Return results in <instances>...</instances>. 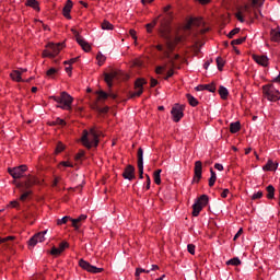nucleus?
<instances>
[{"mask_svg":"<svg viewBox=\"0 0 280 280\" xmlns=\"http://www.w3.org/2000/svg\"><path fill=\"white\" fill-rule=\"evenodd\" d=\"M209 205V196L201 195L196 202L192 205V215L194 218H198L200 215V212L202 211L203 207H207Z\"/></svg>","mask_w":280,"mask_h":280,"instance_id":"nucleus-5","label":"nucleus"},{"mask_svg":"<svg viewBox=\"0 0 280 280\" xmlns=\"http://www.w3.org/2000/svg\"><path fill=\"white\" fill-rule=\"evenodd\" d=\"M262 197H264V192L262 191H258V192H255L252 196V200H259V198H262Z\"/></svg>","mask_w":280,"mask_h":280,"instance_id":"nucleus-48","label":"nucleus"},{"mask_svg":"<svg viewBox=\"0 0 280 280\" xmlns=\"http://www.w3.org/2000/svg\"><path fill=\"white\" fill-rule=\"evenodd\" d=\"M187 249H188V253H190V255H196V245L188 244Z\"/></svg>","mask_w":280,"mask_h":280,"instance_id":"nucleus-46","label":"nucleus"},{"mask_svg":"<svg viewBox=\"0 0 280 280\" xmlns=\"http://www.w3.org/2000/svg\"><path fill=\"white\" fill-rule=\"evenodd\" d=\"M138 166L143 165V149L139 148L137 153Z\"/></svg>","mask_w":280,"mask_h":280,"instance_id":"nucleus-32","label":"nucleus"},{"mask_svg":"<svg viewBox=\"0 0 280 280\" xmlns=\"http://www.w3.org/2000/svg\"><path fill=\"white\" fill-rule=\"evenodd\" d=\"M25 172H27V165H20L13 168H9V174L12 176V178H22Z\"/></svg>","mask_w":280,"mask_h":280,"instance_id":"nucleus-11","label":"nucleus"},{"mask_svg":"<svg viewBox=\"0 0 280 280\" xmlns=\"http://www.w3.org/2000/svg\"><path fill=\"white\" fill-rule=\"evenodd\" d=\"M62 49V44H48L47 49L43 51L44 58H56Z\"/></svg>","mask_w":280,"mask_h":280,"instance_id":"nucleus-6","label":"nucleus"},{"mask_svg":"<svg viewBox=\"0 0 280 280\" xmlns=\"http://www.w3.org/2000/svg\"><path fill=\"white\" fill-rule=\"evenodd\" d=\"M219 95L221 96L222 100H226L229 97V90L223 85H220Z\"/></svg>","mask_w":280,"mask_h":280,"instance_id":"nucleus-29","label":"nucleus"},{"mask_svg":"<svg viewBox=\"0 0 280 280\" xmlns=\"http://www.w3.org/2000/svg\"><path fill=\"white\" fill-rule=\"evenodd\" d=\"M229 189H224L222 192H221V198H226L229 196Z\"/></svg>","mask_w":280,"mask_h":280,"instance_id":"nucleus-63","label":"nucleus"},{"mask_svg":"<svg viewBox=\"0 0 280 280\" xmlns=\"http://www.w3.org/2000/svg\"><path fill=\"white\" fill-rule=\"evenodd\" d=\"M244 40H246V37H241V38H237V39L232 40V42H231V45H232V46L242 45V43H244Z\"/></svg>","mask_w":280,"mask_h":280,"instance_id":"nucleus-44","label":"nucleus"},{"mask_svg":"<svg viewBox=\"0 0 280 280\" xmlns=\"http://www.w3.org/2000/svg\"><path fill=\"white\" fill-rule=\"evenodd\" d=\"M201 178H202V162L196 161L195 168H194L192 183H200Z\"/></svg>","mask_w":280,"mask_h":280,"instance_id":"nucleus-13","label":"nucleus"},{"mask_svg":"<svg viewBox=\"0 0 280 280\" xmlns=\"http://www.w3.org/2000/svg\"><path fill=\"white\" fill-rule=\"evenodd\" d=\"M241 265H242V260H240L238 257H234L226 261V266H241Z\"/></svg>","mask_w":280,"mask_h":280,"instance_id":"nucleus-31","label":"nucleus"},{"mask_svg":"<svg viewBox=\"0 0 280 280\" xmlns=\"http://www.w3.org/2000/svg\"><path fill=\"white\" fill-rule=\"evenodd\" d=\"M241 128L242 127L240 125V121H235V122L230 124V132H232V135H235V132H240Z\"/></svg>","mask_w":280,"mask_h":280,"instance_id":"nucleus-27","label":"nucleus"},{"mask_svg":"<svg viewBox=\"0 0 280 280\" xmlns=\"http://www.w3.org/2000/svg\"><path fill=\"white\" fill-rule=\"evenodd\" d=\"M253 60H255L257 65H260V67H268L267 56L253 55Z\"/></svg>","mask_w":280,"mask_h":280,"instance_id":"nucleus-17","label":"nucleus"},{"mask_svg":"<svg viewBox=\"0 0 280 280\" xmlns=\"http://www.w3.org/2000/svg\"><path fill=\"white\" fill-rule=\"evenodd\" d=\"M267 198H268V200H273V198H275V186H272V185H269V186H267Z\"/></svg>","mask_w":280,"mask_h":280,"instance_id":"nucleus-30","label":"nucleus"},{"mask_svg":"<svg viewBox=\"0 0 280 280\" xmlns=\"http://www.w3.org/2000/svg\"><path fill=\"white\" fill-rule=\"evenodd\" d=\"M72 8H73V1L68 0V1L66 2V5L63 7V10H62L63 16H65L66 19H71V9H72Z\"/></svg>","mask_w":280,"mask_h":280,"instance_id":"nucleus-18","label":"nucleus"},{"mask_svg":"<svg viewBox=\"0 0 280 280\" xmlns=\"http://www.w3.org/2000/svg\"><path fill=\"white\" fill-rule=\"evenodd\" d=\"M129 35L131 36V38H133V40H137V31L130 30Z\"/></svg>","mask_w":280,"mask_h":280,"instance_id":"nucleus-58","label":"nucleus"},{"mask_svg":"<svg viewBox=\"0 0 280 280\" xmlns=\"http://www.w3.org/2000/svg\"><path fill=\"white\" fill-rule=\"evenodd\" d=\"M186 97L190 106H198V100L194 97L191 94H186Z\"/></svg>","mask_w":280,"mask_h":280,"instance_id":"nucleus-35","label":"nucleus"},{"mask_svg":"<svg viewBox=\"0 0 280 280\" xmlns=\"http://www.w3.org/2000/svg\"><path fill=\"white\" fill-rule=\"evenodd\" d=\"M101 27H102V30H113V24H110V22H108V21H104L101 24Z\"/></svg>","mask_w":280,"mask_h":280,"instance_id":"nucleus-42","label":"nucleus"},{"mask_svg":"<svg viewBox=\"0 0 280 280\" xmlns=\"http://www.w3.org/2000/svg\"><path fill=\"white\" fill-rule=\"evenodd\" d=\"M143 84H147L145 80L143 79H138L135 83V89L136 91L131 93L130 97H141L143 94Z\"/></svg>","mask_w":280,"mask_h":280,"instance_id":"nucleus-12","label":"nucleus"},{"mask_svg":"<svg viewBox=\"0 0 280 280\" xmlns=\"http://www.w3.org/2000/svg\"><path fill=\"white\" fill-rule=\"evenodd\" d=\"M84 154H85L84 150H80L75 155V161H80V159H82Z\"/></svg>","mask_w":280,"mask_h":280,"instance_id":"nucleus-54","label":"nucleus"},{"mask_svg":"<svg viewBox=\"0 0 280 280\" xmlns=\"http://www.w3.org/2000/svg\"><path fill=\"white\" fill-rule=\"evenodd\" d=\"M156 23H158V20H154L153 22H151V23H149V24L145 25L147 32H148L149 34L152 33V28H153V27H156Z\"/></svg>","mask_w":280,"mask_h":280,"instance_id":"nucleus-39","label":"nucleus"},{"mask_svg":"<svg viewBox=\"0 0 280 280\" xmlns=\"http://www.w3.org/2000/svg\"><path fill=\"white\" fill-rule=\"evenodd\" d=\"M104 75L108 89H113V80H117V78H119V72L113 70L112 72L105 73Z\"/></svg>","mask_w":280,"mask_h":280,"instance_id":"nucleus-15","label":"nucleus"},{"mask_svg":"<svg viewBox=\"0 0 280 280\" xmlns=\"http://www.w3.org/2000/svg\"><path fill=\"white\" fill-rule=\"evenodd\" d=\"M96 60L98 61L100 67L106 62V56H104L102 52H98L96 56Z\"/></svg>","mask_w":280,"mask_h":280,"instance_id":"nucleus-38","label":"nucleus"},{"mask_svg":"<svg viewBox=\"0 0 280 280\" xmlns=\"http://www.w3.org/2000/svg\"><path fill=\"white\" fill-rule=\"evenodd\" d=\"M141 272H150V270H145V269H143V268H137L136 269V278H137V280H139V276L141 275Z\"/></svg>","mask_w":280,"mask_h":280,"instance_id":"nucleus-47","label":"nucleus"},{"mask_svg":"<svg viewBox=\"0 0 280 280\" xmlns=\"http://www.w3.org/2000/svg\"><path fill=\"white\" fill-rule=\"evenodd\" d=\"M71 217H63L62 219L57 220L58 226H62V224H67V222H71Z\"/></svg>","mask_w":280,"mask_h":280,"instance_id":"nucleus-37","label":"nucleus"},{"mask_svg":"<svg viewBox=\"0 0 280 280\" xmlns=\"http://www.w3.org/2000/svg\"><path fill=\"white\" fill-rule=\"evenodd\" d=\"M172 75H174V69L171 68L167 72H166V77L164 78V80H170V78H172Z\"/></svg>","mask_w":280,"mask_h":280,"instance_id":"nucleus-55","label":"nucleus"},{"mask_svg":"<svg viewBox=\"0 0 280 280\" xmlns=\"http://www.w3.org/2000/svg\"><path fill=\"white\" fill-rule=\"evenodd\" d=\"M122 177L126 178V180H133L135 178V166L132 165H128L124 173H122Z\"/></svg>","mask_w":280,"mask_h":280,"instance_id":"nucleus-16","label":"nucleus"},{"mask_svg":"<svg viewBox=\"0 0 280 280\" xmlns=\"http://www.w3.org/2000/svg\"><path fill=\"white\" fill-rule=\"evenodd\" d=\"M79 266L83 270H86V272H92L93 275H97L100 272H104V268H97V267L91 265L89 261H86L84 259H80L79 260Z\"/></svg>","mask_w":280,"mask_h":280,"instance_id":"nucleus-7","label":"nucleus"},{"mask_svg":"<svg viewBox=\"0 0 280 280\" xmlns=\"http://www.w3.org/2000/svg\"><path fill=\"white\" fill-rule=\"evenodd\" d=\"M60 152H65V144L62 142H58L56 147V154H60Z\"/></svg>","mask_w":280,"mask_h":280,"instance_id":"nucleus-45","label":"nucleus"},{"mask_svg":"<svg viewBox=\"0 0 280 280\" xmlns=\"http://www.w3.org/2000/svg\"><path fill=\"white\" fill-rule=\"evenodd\" d=\"M14 240V236H7L4 238L0 237V244H5V242H12Z\"/></svg>","mask_w":280,"mask_h":280,"instance_id":"nucleus-50","label":"nucleus"},{"mask_svg":"<svg viewBox=\"0 0 280 280\" xmlns=\"http://www.w3.org/2000/svg\"><path fill=\"white\" fill-rule=\"evenodd\" d=\"M50 126H67V122L62 118H56Z\"/></svg>","mask_w":280,"mask_h":280,"instance_id":"nucleus-36","label":"nucleus"},{"mask_svg":"<svg viewBox=\"0 0 280 280\" xmlns=\"http://www.w3.org/2000/svg\"><path fill=\"white\" fill-rule=\"evenodd\" d=\"M60 183V177H55L52 182V187H58V184Z\"/></svg>","mask_w":280,"mask_h":280,"instance_id":"nucleus-61","label":"nucleus"},{"mask_svg":"<svg viewBox=\"0 0 280 280\" xmlns=\"http://www.w3.org/2000/svg\"><path fill=\"white\" fill-rule=\"evenodd\" d=\"M139 178H143V165L138 166Z\"/></svg>","mask_w":280,"mask_h":280,"instance_id":"nucleus-59","label":"nucleus"},{"mask_svg":"<svg viewBox=\"0 0 280 280\" xmlns=\"http://www.w3.org/2000/svg\"><path fill=\"white\" fill-rule=\"evenodd\" d=\"M159 34L165 40V47L163 45L155 46L158 51H162L164 58H168L172 67H174V58L170 56V51H174V40L170 37V22L164 21L160 24Z\"/></svg>","mask_w":280,"mask_h":280,"instance_id":"nucleus-1","label":"nucleus"},{"mask_svg":"<svg viewBox=\"0 0 280 280\" xmlns=\"http://www.w3.org/2000/svg\"><path fill=\"white\" fill-rule=\"evenodd\" d=\"M51 100L57 102L58 108H62V110H71V104L73 103V97L69 95L67 92H61L60 96H51Z\"/></svg>","mask_w":280,"mask_h":280,"instance_id":"nucleus-3","label":"nucleus"},{"mask_svg":"<svg viewBox=\"0 0 280 280\" xmlns=\"http://www.w3.org/2000/svg\"><path fill=\"white\" fill-rule=\"evenodd\" d=\"M56 73H58V70H56V68H50L48 71H47V75L49 78H51V75H56Z\"/></svg>","mask_w":280,"mask_h":280,"instance_id":"nucleus-53","label":"nucleus"},{"mask_svg":"<svg viewBox=\"0 0 280 280\" xmlns=\"http://www.w3.org/2000/svg\"><path fill=\"white\" fill-rule=\"evenodd\" d=\"M81 142L84 148L91 150V148H97L100 145V133L95 131V128L89 130H83Z\"/></svg>","mask_w":280,"mask_h":280,"instance_id":"nucleus-2","label":"nucleus"},{"mask_svg":"<svg viewBox=\"0 0 280 280\" xmlns=\"http://www.w3.org/2000/svg\"><path fill=\"white\" fill-rule=\"evenodd\" d=\"M217 67L219 71H222V68L224 67V59H222V57L217 58Z\"/></svg>","mask_w":280,"mask_h":280,"instance_id":"nucleus-40","label":"nucleus"},{"mask_svg":"<svg viewBox=\"0 0 280 280\" xmlns=\"http://www.w3.org/2000/svg\"><path fill=\"white\" fill-rule=\"evenodd\" d=\"M96 94L98 95V100H108V97H112V100H117V94H115L113 92L106 93L101 90V91L96 92Z\"/></svg>","mask_w":280,"mask_h":280,"instance_id":"nucleus-20","label":"nucleus"},{"mask_svg":"<svg viewBox=\"0 0 280 280\" xmlns=\"http://www.w3.org/2000/svg\"><path fill=\"white\" fill-rule=\"evenodd\" d=\"M10 205L13 209H19V201H11Z\"/></svg>","mask_w":280,"mask_h":280,"instance_id":"nucleus-64","label":"nucleus"},{"mask_svg":"<svg viewBox=\"0 0 280 280\" xmlns=\"http://www.w3.org/2000/svg\"><path fill=\"white\" fill-rule=\"evenodd\" d=\"M214 170L222 172V170H224V166H222V164H220V163H217V164H214Z\"/></svg>","mask_w":280,"mask_h":280,"instance_id":"nucleus-60","label":"nucleus"},{"mask_svg":"<svg viewBox=\"0 0 280 280\" xmlns=\"http://www.w3.org/2000/svg\"><path fill=\"white\" fill-rule=\"evenodd\" d=\"M96 110L102 115H106V113H108V107H96Z\"/></svg>","mask_w":280,"mask_h":280,"instance_id":"nucleus-52","label":"nucleus"},{"mask_svg":"<svg viewBox=\"0 0 280 280\" xmlns=\"http://www.w3.org/2000/svg\"><path fill=\"white\" fill-rule=\"evenodd\" d=\"M161 172H162V170H156L153 173V178H154L155 185H161Z\"/></svg>","mask_w":280,"mask_h":280,"instance_id":"nucleus-33","label":"nucleus"},{"mask_svg":"<svg viewBox=\"0 0 280 280\" xmlns=\"http://www.w3.org/2000/svg\"><path fill=\"white\" fill-rule=\"evenodd\" d=\"M270 36H271V40H273V43H280V31L279 30L272 28Z\"/></svg>","mask_w":280,"mask_h":280,"instance_id":"nucleus-25","label":"nucleus"},{"mask_svg":"<svg viewBox=\"0 0 280 280\" xmlns=\"http://www.w3.org/2000/svg\"><path fill=\"white\" fill-rule=\"evenodd\" d=\"M26 5L33 8L34 10H40V8L38 7V1L36 0H26Z\"/></svg>","mask_w":280,"mask_h":280,"instance_id":"nucleus-34","label":"nucleus"},{"mask_svg":"<svg viewBox=\"0 0 280 280\" xmlns=\"http://www.w3.org/2000/svg\"><path fill=\"white\" fill-rule=\"evenodd\" d=\"M165 69H167V65L158 66V67L155 68V73H158V75H161V73H163V71H165Z\"/></svg>","mask_w":280,"mask_h":280,"instance_id":"nucleus-43","label":"nucleus"},{"mask_svg":"<svg viewBox=\"0 0 280 280\" xmlns=\"http://www.w3.org/2000/svg\"><path fill=\"white\" fill-rule=\"evenodd\" d=\"M264 1L265 0H253L252 3H253V5L261 7V5H264Z\"/></svg>","mask_w":280,"mask_h":280,"instance_id":"nucleus-57","label":"nucleus"},{"mask_svg":"<svg viewBox=\"0 0 280 280\" xmlns=\"http://www.w3.org/2000/svg\"><path fill=\"white\" fill-rule=\"evenodd\" d=\"M79 59L80 57L72 58L68 61H65L63 65H73L74 62H78Z\"/></svg>","mask_w":280,"mask_h":280,"instance_id":"nucleus-56","label":"nucleus"},{"mask_svg":"<svg viewBox=\"0 0 280 280\" xmlns=\"http://www.w3.org/2000/svg\"><path fill=\"white\" fill-rule=\"evenodd\" d=\"M71 32H72L78 45H80V47H82V49L85 50L86 52L91 51V45H89V43L86 40H84V38L82 36H80V33L78 31H75V28H71Z\"/></svg>","mask_w":280,"mask_h":280,"instance_id":"nucleus-9","label":"nucleus"},{"mask_svg":"<svg viewBox=\"0 0 280 280\" xmlns=\"http://www.w3.org/2000/svg\"><path fill=\"white\" fill-rule=\"evenodd\" d=\"M10 77L12 80H14V82H23V78L21 77V71L19 70H13Z\"/></svg>","mask_w":280,"mask_h":280,"instance_id":"nucleus-26","label":"nucleus"},{"mask_svg":"<svg viewBox=\"0 0 280 280\" xmlns=\"http://www.w3.org/2000/svg\"><path fill=\"white\" fill-rule=\"evenodd\" d=\"M84 220H86V214H81L77 219H71L73 229H75V231H78V229H80V222H84Z\"/></svg>","mask_w":280,"mask_h":280,"instance_id":"nucleus-22","label":"nucleus"},{"mask_svg":"<svg viewBox=\"0 0 280 280\" xmlns=\"http://www.w3.org/2000/svg\"><path fill=\"white\" fill-rule=\"evenodd\" d=\"M45 234H47V231L35 234L32 238H30L28 246L34 248V246H36L38 243L45 242Z\"/></svg>","mask_w":280,"mask_h":280,"instance_id":"nucleus-14","label":"nucleus"},{"mask_svg":"<svg viewBox=\"0 0 280 280\" xmlns=\"http://www.w3.org/2000/svg\"><path fill=\"white\" fill-rule=\"evenodd\" d=\"M60 165H62L63 167H73V164L69 162H61Z\"/></svg>","mask_w":280,"mask_h":280,"instance_id":"nucleus-62","label":"nucleus"},{"mask_svg":"<svg viewBox=\"0 0 280 280\" xmlns=\"http://www.w3.org/2000/svg\"><path fill=\"white\" fill-rule=\"evenodd\" d=\"M66 248H69V243H67V242H61V243L59 244V250H60L61 253H63V250H65Z\"/></svg>","mask_w":280,"mask_h":280,"instance_id":"nucleus-49","label":"nucleus"},{"mask_svg":"<svg viewBox=\"0 0 280 280\" xmlns=\"http://www.w3.org/2000/svg\"><path fill=\"white\" fill-rule=\"evenodd\" d=\"M279 167V163L272 162V160H268L267 164L262 167L265 172H275Z\"/></svg>","mask_w":280,"mask_h":280,"instance_id":"nucleus-21","label":"nucleus"},{"mask_svg":"<svg viewBox=\"0 0 280 280\" xmlns=\"http://www.w3.org/2000/svg\"><path fill=\"white\" fill-rule=\"evenodd\" d=\"M170 10H172V5H167V7L164 8V12H165V14H166V18H164V19L160 22V25H161V23L167 21V23H168V28H170V23H171V21H172V12H170Z\"/></svg>","mask_w":280,"mask_h":280,"instance_id":"nucleus-23","label":"nucleus"},{"mask_svg":"<svg viewBox=\"0 0 280 280\" xmlns=\"http://www.w3.org/2000/svg\"><path fill=\"white\" fill-rule=\"evenodd\" d=\"M196 91H209L210 93H215V83L200 84L196 88Z\"/></svg>","mask_w":280,"mask_h":280,"instance_id":"nucleus-19","label":"nucleus"},{"mask_svg":"<svg viewBox=\"0 0 280 280\" xmlns=\"http://www.w3.org/2000/svg\"><path fill=\"white\" fill-rule=\"evenodd\" d=\"M21 192H22V195L20 196L21 202H25V200H27V198L32 196V190L25 189L23 187H21Z\"/></svg>","mask_w":280,"mask_h":280,"instance_id":"nucleus-24","label":"nucleus"},{"mask_svg":"<svg viewBox=\"0 0 280 280\" xmlns=\"http://www.w3.org/2000/svg\"><path fill=\"white\" fill-rule=\"evenodd\" d=\"M185 110V106L184 105H179V104H175L171 110L173 120L178 124V121H180V119H183L184 114L183 112Z\"/></svg>","mask_w":280,"mask_h":280,"instance_id":"nucleus-8","label":"nucleus"},{"mask_svg":"<svg viewBox=\"0 0 280 280\" xmlns=\"http://www.w3.org/2000/svg\"><path fill=\"white\" fill-rule=\"evenodd\" d=\"M262 93L264 97H266V100L269 102H279L280 100V93L277 89H275V85L272 84L264 85Z\"/></svg>","mask_w":280,"mask_h":280,"instance_id":"nucleus-4","label":"nucleus"},{"mask_svg":"<svg viewBox=\"0 0 280 280\" xmlns=\"http://www.w3.org/2000/svg\"><path fill=\"white\" fill-rule=\"evenodd\" d=\"M235 34H240V28H234V30H232V31L228 34V37H229V38H233V36H235Z\"/></svg>","mask_w":280,"mask_h":280,"instance_id":"nucleus-51","label":"nucleus"},{"mask_svg":"<svg viewBox=\"0 0 280 280\" xmlns=\"http://www.w3.org/2000/svg\"><path fill=\"white\" fill-rule=\"evenodd\" d=\"M34 185H40V179H38L36 176L28 175L26 180L22 184H19L18 187L30 190L32 187H34Z\"/></svg>","mask_w":280,"mask_h":280,"instance_id":"nucleus-10","label":"nucleus"},{"mask_svg":"<svg viewBox=\"0 0 280 280\" xmlns=\"http://www.w3.org/2000/svg\"><path fill=\"white\" fill-rule=\"evenodd\" d=\"M210 174L209 187H213L215 185V180H218V176L215 175V171H213V168H210Z\"/></svg>","mask_w":280,"mask_h":280,"instance_id":"nucleus-28","label":"nucleus"},{"mask_svg":"<svg viewBox=\"0 0 280 280\" xmlns=\"http://www.w3.org/2000/svg\"><path fill=\"white\" fill-rule=\"evenodd\" d=\"M61 254L62 252L56 246H54L50 250V255H52L54 257H58V255H61Z\"/></svg>","mask_w":280,"mask_h":280,"instance_id":"nucleus-41","label":"nucleus"}]
</instances>
